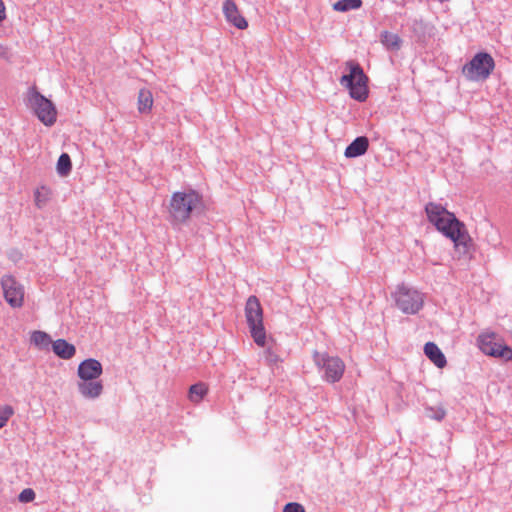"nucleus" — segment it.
<instances>
[{"label": "nucleus", "instance_id": "17", "mask_svg": "<svg viewBox=\"0 0 512 512\" xmlns=\"http://www.w3.org/2000/svg\"><path fill=\"white\" fill-rule=\"evenodd\" d=\"M52 349L53 352L62 359H71L76 353L75 346L64 339L54 341L52 343Z\"/></svg>", "mask_w": 512, "mask_h": 512}, {"label": "nucleus", "instance_id": "1", "mask_svg": "<svg viewBox=\"0 0 512 512\" xmlns=\"http://www.w3.org/2000/svg\"><path fill=\"white\" fill-rule=\"evenodd\" d=\"M450 242L453 243V260L465 267L472 258L474 243L464 222L450 212Z\"/></svg>", "mask_w": 512, "mask_h": 512}, {"label": "nucleus", "instance_id": "20", "mask_svg": "<svg viewBox=\"0 0 512 512\" xmlns=\"http://www.w3.org/2000/svg\"><path fill=\"white\" fill-rule=\"evenodd\" d=\"M381 43L389 50L398 51L401 48V39L397 34L383 31L381 33Z\"/></svg>", "mask_w": 512, "mask_h": 512}, {"label": "nucleus", "instance_id": "25", "mask_svg": "<svg viewBox=\"0 0 512 512\" xmlns=\"http://www.w3.org/2000/svg\"><path fill=\"white\" fill-rule=\"evenodd\" d=\"M13 414L14 410L11 406L5 405L0 407V429L7 424Z\"/></svg>", "mask_w": 512, "mask_h": 512}, {"label": "nucleus", "instance_id": "29", "mask_svg": "<svg viewBox=\"0 0 512 512\" xmlns=\"http://www.w3.org/2000/svg\"><path fill=\"white\" fill-rule=\"evenodd\" d=\"M7 17L6 6L3 0H0V23H2Z\"/></svg>", "mask_w": 512, "mask_h": 512}, {"label": "nucleus", "instance_id": "16", "mask_svg": "<svg viewBox=\"0 0 512 512\" xmlns=\"http://www.w3.org/2000/svg\"><path fill=\"white\" fill-rule=\"evenodd\" d=\"M369 141L366 137H357L346 149L344 155L347 158H354L366 153Z\"/></svg>", "mask_w": 512, "mask_h": 512}, {"label": "nucleus", "instance_id": "19", "mask_svg": "<svg viewBox=\"0 0 512 512\" xmlns=\"http://www.w3.org/2000/svg\"><path fill=\"white\" fill-rule=\"evenodd\" d=\"M209 387L206 383L199 382L189 388L188 398L191 402L199 404L208 394Z\"/></svg>", "mask_w": 512, "mask_h": 512}, {"label": "nucleus", "instance_id": "26", "mask_svg": "<svg viewBox=\"0 0 512 512\" xmlns=\"http://www.w3.org/2000/svg\"><path fill=\"white\" fill-rule=\"evenodd\" d=\"M18 498L23 503L31 502L35 499V492L30 488H26L19 494Z\"/></svg>", "mask_w": 512, "mask_h": 512}, {"label": "nucleus", "instance_id": "14", "mask_svg": "<svg viewBox=\"0 0 512 512\" xmlns=\"http://www.w3.org/2000/svg\"><path fill=\"white\" fill-rule=\"evenodd\" d=\"M77 386L80 394L89 399H96L103 392V384L98 379L82 380L78 382Z\"/></svg>", "mask_w": 512, "mask_h": 512}, {"label": "nucleus", "instance_id": "27", "mask_svg": "<svg viewBox=\"0 0 512 512\" xmlns=\"http://www.w3.org/2000/svg\"><path fill=\"white\" fill-rule=\"evenodd\" d=\"M496 358H502L505 361L512 362V349L506 345H503L502 349L497 352Z\"/></svg>", "mask_w": 512, "mask_h": 512}, {"label": "nucleus", "instance_id": "6", "mask_svg": "<svg viewBox=\"0 0 512 512\" xmlns=\"http://www.w3.org/2000/svg\"><path fill=\"white\" fill-rule=\"evenodd\" d=\"M495 62L492 56L485 52L477 53L462 68L464 76L472 81L486 80L494 70Z\"/></svg>", "mask_w": 512, "mask_h": 512}, {"label": "nucleus", "instance_id": "8", "mask_svg": "<svg viewBox=\"0 0 512 512\" xmlns=\"http://www.w3.org/2000/svg\"><path fill=\"white\" fill-rule=\"evenodd\" d=\"M397 307L407 314H414L423 305L422 295L412 288L406 286L398 287L395 294Z\"/></svg>", "mask_w": 512, "mask_h": 512}, {"label": "nucleus", "instance_id": "2", "mask_svg": "<svg viewBox=\"0 0 512 512\" xmlns=\"http://www.w3.org/2000/svg\"><path fill=\"white\" fill-rule=\"evenodd\" d=\"M25 105L32 114L46 127H52L58 117L56 105L40 93L38 88L30 86L25 93Z\"/></svg>", "mask_w": 512, "mask_h": 512}, {"label": "nucleus", "instance_id": "3", "mask_svg": "<svg viewBox=\"0 0 512 512\" xmlns=\"http://www.w3.org/2000/svg\"><path fill=\"white\" fill-rule=\"evenodd\" d=\"M201 203V196L194 190L175 192L172 194L168 213L172 224L186 222L192 211Z\"/></svg>", "mask_w": 512, "mask_h": 512}, {"label": "nucleus", "instance_id": "28", "mask_svg": "<svg viewBox=\"0 0 512 512\" xmlns=\"http://www.w3.org/2000/svg\"><path fill=\"white\" fill-rule=\"evenodd\" d=\"M283 512H305V509L301 504L291 502L285 505Z\"/></svg>", "mask_w": 512, "mask_h": 512}, {"label": "nucleus", "instance_id": "24", "mask_svg": "<svg viewBox=\"0 0 512 512\" xmlns=\"http://www.w3.org/2000/svg\"><path fill=\"white\" fill-rule=\"evenodd\" d=\"M31 341L38 347H44L50 343V337L45 332L35 331L32 333Z\"/></svg>", "mask_w": 512, "mask_h": 512}, {"label": "nucleus", "instance_id": "15", "mask_svg": "<svg viewBox=\"0 0 512 512\" xmlns=\"http://www.w3.org/2000/svg\"><path fill=\"white\" fill-rule=\"evenodd\" d=\"M424 353L431 362L438 368H444L446 365V358L438 346L433 342H427L424 346Z\"/></svg>", "mask_w": 512, "mask_h": 512}, {"label": "nucleus", "instance_id": "30", "mask_svg": "<svg viewBox=\"0 0 512 512\" xmlns=\"http://www.w3.org/2000/svg\"><path fill=\"white\" fill-rule=\"evenodd\" d=\"M429 417L435 418L437 420H441V419H443L445 417V411L441 410L439 413H437L435 415H429Z\"/></svg>", "mask_w": 512, "mask_h": 512}, {"label": "nucleus", "instance_id": "22", "mask_svg": "<svg viewBox=\"0 0 512 512\" xmlns=\"http://www.w3.org/2000/svg\"><path fill=\"white\" fill-rule=\"evenodd\" d=\"M72 162L71 158L67 153L60 155L57 161L56 170L60 176H67L71 172Z\"/></svg>", "mask_w": 512, "mask_h": 512}, {"label": "nucleus", "instance_id": "18", "mask_svg": "<svg viewBox=\"0 0 512 512\" xmlns=\"http://www.w3.org/2000/svg\"><path fill=\"white\" fill-rule=\"evenodd\" d=\"M153 95L148 89H141L138 93L137 107L140 113H150L153 107Z\"/></svg>", "mask_w": 512, "mask_h": 512}, {"label": "nucleus", "instance_id": "11", "mask_svg": "<svg viewBox=\"0 0 512 512\" xmlns=\"http://www.w3.org/2000/svg\"><path fill=\"white\" fill-rule=\"evenodd\" d=\"M222 11L226 21L230 25L240 30H244L248 27V21L242 15L240 9L233 0H225L223 2Z\"/></svg>", "mask_w": 512, "mask_h": 512}, {"label": "nucleus", "instance_id": "4", "mask_svg": "<svg viewBox=\"0 0 512 512\" xmlns=\"http://www.w3.org/2000/svg\"><path fill=\"white\" fill-rule=\"evenodd\" d=\"M245 318L254 342L260 347H265L268 338L263 323V309L258 298L254 295L246 301Z\"/></svg>", "mask_w": 512, "mask_h": 512}, {"label": "nucleus", "instance_id": "10", "mask_svg": "<svg viewBox=\"0 0 512 512\" xmlns=\"http://www.w3.org/2000/svg\"><path fill=\"white\" fill-rule=\"evenodd\" d=\"M426 213L429 221L448 237V212L445 207L435 203H429L426 206Z\"/></svg>", "mask_w": 512, "mask_h": 512}, {"label": "nucleus", "instance_id": "13", "mask_svg": "<svg viewBox=\"0 0 512 512\" xmlns=\"http://www.w3.org/2000/svg\"><path fill=\"white\" fill-rule=\"evenodd\" d=\"M103 372L102 364L96 359H86L78 366L80 381L98 379Z\"/></svg>", "mask_w": 512, "mask_h": 512}, {"label": "nucleus", "instance_id": "23", "mask_svg": "<svg viewBox=\"0 0 512 512\" xmlns=\"http://www.w3.org/2000/svg\"><path fill=\"white\" fill-rule=\"evenodd\" d=\"M361 5L362 0H340L333 5V8L336 11L345 12L348 10L358 9Z\"/></svg>", "mask_w": 512, "mask_h": 512}, {"label": "nucleus", "instance_id": "12", "mask_svg": "<svg viewBox=\"0 0 512 512\" xmlns=\"http://www.w3.org/2000/svg\"><path fill=\"white\" fill-rule=\"evenodd\" d=\"M479 349L488 356L497 357V352L502 349L503 345L498 339V335L494 332H484L477 337Z\"/></svg>", "mask_w": 512, "mask_h": 512}, {"label": "nucleus", "instance_id": "9", "mask_svg": "<svg viewBox=\"0 0 512 512\" xmlns=\"http://www.w3.org/2000/svg\"><path fill=\"white\" fill-rule=\"evenodd\" d=\"M4 298L13 308H20L24 303V288L11 275H4L1 279Z\"/></svg>", "mask_w": 512, "mask_h": 512}, {"label": "nucleus", "instance_id": "7", "mask_svg": "<svg viewBox=\"0 0 512 512\" xmlns=\"http://www.w3.org/2000/svg\"><path fill=\"white\" fill-rule=\"evenodd\" d=\"M313 360L314 363L324 371L325 381L335 383L342 378L345 371V364L339 357L314 351Z\"/></svg>", "mask_w": 512, "mask_h": 512}, {"label": "nucleus", "instance_id": "21", "mask_svg": "<svg viewBox=\"0 0 512 512\" xmlns=\"http://www.w3.org/2000/svg\"><path fill=\"white\" fill-rule=\"evenodd\" d=\"M52 196L51 188L47 186H40L34 192V202L38 208H43Z\"/></svg>", "mask_w": 512, "mask_h": 512}, {"label": "nucleus", "instance_id": "5", "mask_svg": "<svg viewBox=\"0 0 512 512\" xmlns=\"http://www.w3.org/2000/svg\"><path fill=\"white\" fill-rule=\"evenodd\" d=\"M348 73L340 79V84L349 89L350 96L358 101H365L368 97V78L361 66L354 61L346 63Z\"/></svg>", "mask_w": 512, "mask_h": 512}]
</instances>
